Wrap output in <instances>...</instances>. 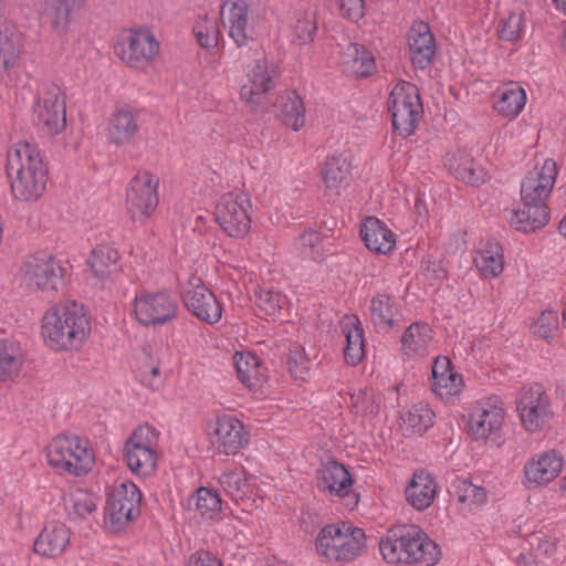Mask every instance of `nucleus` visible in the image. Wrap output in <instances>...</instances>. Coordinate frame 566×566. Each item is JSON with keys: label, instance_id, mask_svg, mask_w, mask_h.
Here are the masks:
<instances>
[{"label": "nucleus", "instance_id": "obj_1", "mask_svg": "<svg viewBox=\"0 0 566 566\" xmlns=\"http://www.w3.org/2000/svg\"><path fill=\"white\" fill-rule=\"evenodd\" d=\"M6 171L15 200L34 202L44 193L48 167L35 145L14 143L7 153Z\"/></svg>", "mask_w": 566, "mask_h": 566}, {"label": "nucleus", "instance_id": "obj_2", "mask_svg": "<svg viewBox=\"0 0 566 566\" xmlns=\"http://www.w3.org/2000/svg\"><path fill=\"white\" fill-rule=\"evenodd\" d=\"M91 333V322L82 305L60 303L49 308L41 323L44 344L54 352L78 350Z\"/></svg>", "mask_w": 566, "mask_h": 566}, {"label": "nucleus", "instance_id": "obj_3", "mask_svg": "<svg viewBox=\"0 0 566 566\" xmlns=\"http://www.w3.org/2000/svg\"><path fill=\"white\" fill-rule=\"evenodd\" d=\"M46 460L60 474L82 476L93 469L95 454L87 439L60 434L48 444Z\"/></svg>", "mask_w": 566, "mask_h": 566}, {"label": "nucleus", "instance_id": "obj_4", "mask_svg": "<svg viewBox=\"0 0 566 566\" xmlns=\"http://www.w3.org/2000/svg\"><path fill=\"white\" fill-rule=\"evenodd\" d=\"M365 546L364 530L350 523L325 525L315 538L317 554L328 562H352L361 554Z\"/></svg>", "mask_w": 566, "mask_h": 566}, {"label": "nucleus", "instance_id": "obj_5", "mask_svg": "<svg viewBox=\"0 0 566 566\" xmlns=\"http://www.w3.org/2000/svg\"><path fill=\"white\" fill-rule=\"evenodd\" d=\"M66 268L48 251H39L25 258L20 266L21 282L32 291L53 296L65 285Z\"/></svg>", "mask_w": 566, "mask_h": 566}, {"label": "nucleus", "instance_id": "obj_6", "mask_svg": "<svg viewBox=\"0 0 566 566\" xmlns=\"http://www.w3.org/2000/svg\"><path fill=\"white\" fill-rule=\"evenodd\" d=\"M158 431L149 426L137 427L124 444V458L136 475H150L158 462Z\"/></svg>", "mask_w": 566, "mask_h": 566}, {"label": "nucleus", "instance_id": "obj_7", "mask_svg": "<svg viewBox=\"0 0 566 566\" xmlns=\"http://www.w3.org/2000/svg\"><path fill=\"white\" fill-rule=\"evenodd\" d=\"M177 298L168 291H142L133 301V316L144 327H157L172 323L178 315Z\"/></svg>", "mask_w": 566, "mask_h": 566}, {"label": "nucleus", "instance_id": "obj_8", "mask_svg": "<svg viewBox=\"0 0 566 566\" xmlns=\"http://www.w3.org/2000/svg\"><path fill=\"white\" fill-rule=\"evenodd\" d=\"M142 492L137 485L127 480H117L107 497L106 521L117 532L140 513Z\"/></svg>", "mask_w": 566, "mask_h": 566}, {"label": "nucleus", "instance_id": "obj_9", "mask_svg": "<svg viewBox=\"0 0 566 566\" xmlns=\"http://www.w3.org/2000/svg\"><path fill=\"white\" fill-rule=\"evenodd\" d=\"M392 125L402 136L410 135L422 113V103L417 86L406 81L398 82L389 95Z\"/></svg>", "mask_w": 566, "mask_h": 566}, {"label": "nucleus", "instance_id": "obj_10", "mask_svg": "<svg viewBox=\"0 0 566 566\" xmlns=\"http://www.w3.org/2000/svg\"><path fill=\"white\" fill-rule=\"evenodd\" d=\"M158 178L148 172H138L126 189V210L135 222L145 223L156 211L159 202Z\"/></svg>", "mask_w": 566, "mask_h": 566}, {"label": "nucleus", "instance_id": "obj_11", "mask_svg": "<svg viewBox=\"0 0 566 566\" xmlns=\"http://www.w3.org/2000/svg\"><path fill=\"white\" fill-rule=\"evenodd\" d=\"M277 76L275 65L268 59L254 60L247 69L245 81L240 88L241 98L253 109H268L264 101L275 87Z\"/></svg>", "mask_w": 566, "mask_h": 566}, {"label": "nucleus", "instance_id": "obj_12", "mask_svg": "<svg viewBox=\"0 0 566 566\" xmlns=\"http://www.w3.org/2000/svg\"><path fill=\"white\" fill-rule=\"evenodd\" d=\"M33 112L38 124L48 134L56 135L65 128V98L55 83L45 82L40 85Z\"/></svg>", "mask_w": 566, "mask_h": 566}, {"label": "nucleus", "instance_id": "obj_13", "mask_svg": "<svg viewBox=\"0 0 566 566\" xmlns=\"http://www.w3.org/2000/svg\"><path fill=\"white\" fill-rule=\"evenodd\" d=\"M160 44L148 30H130L115 45L117 56L129 67L143 70L159 53Z\"/></svg>", "mask_w": 566, "mask_h": 566}, {"label": "nucleus", "instance_id": "obj_14", "mask_svg": "<svg viewBox=\"0 0 566 566\" xmlns=\"http://www.w3.org/2000/svg\"><path fill=\"white\" fill-rule=\"evenodd\" d=\"M249 209L250 200L243 192L224 193L216 207V222L230 237H243L251 227Z\"/></svg>", "mask_w": 566, "mask_h": 566}, {"label": "nucleus", "instance_id": "obj_15", "mask_svg": "<svg viewBox=\"0 0 566 566\" xmlns=\"http://www.w3.org/2000/svg\"><path fill=\"white\" fill-rule=\"evenodd\" d=\"M207 436L212 449L224 455L237 454L249 442L242 421L232 415H221L207 424Z\"/></svg>", "mask_w": 566, "mask_h": 566}, {"label": "nucleus", "instance_id": "obj_16", "mask_svg": "<svg viewBox=\"0 0 566 566\" xmlns=\"http://www.w3.org/2000/svg\"><path fill=\"white\" fill-rule=\"evenodd\" d=\"M504 416L503 403L499 397L492 396L476 401L468 413V434L474 440L496 437L502 428Z\"/></svg>", "mask_w": 566, "mask_h": 566}, {"label": "nucleus", "instance_id": "obj_17", "mask_svg": "<svg viewBox=\"0 0 566 566\" xmlns=\"http://www.w3.org/2000/svg\"><path fill=\"white\" fill-rule=\"evenodd\" d=\"M181 295L186 308L199 321L214 325L221 319L223 306L200 277L192 276Z\"/></svg>", "mask_w": 566, "mask_h": 566}, {"label": "nucleus", "instance_id": "obj_18", "mask_svg": "<svg viewBox=\"0 0 566 566\" xmlns=\"http://www.w3.org/2000/svg\"><path fill=\"white\" fill-rule=\"evenodd\" d=\"M563 455L555 450L534 453L522 470V484L527 490L543 489L551 484L562 473Z\"/></svg>", "mask_w": 566, "mask_h": 566}, {"label": "nucleus", "instance_id": "obj_19", "mask_svg": "<svg viewBox=\"0 0 566 566\" xmlns=\"http://www.w3.org/2000/svg\"><path fill=\"white\" fill-rule=\"evenodd\" d=\"M558 170L556 163L547 158L527 171L521 184V199L525 206L547 207L546 200L554 188Z\"/></svg>", "mask_w": 566, "mask_h": 566}, {"label": "nucleus", "instance_id": "obj_20", "mask_svg": "<svg viewBox=\"0 0 566 566\" xmlns=\"http://www.w3.org/2000/svg\"><path fill=\"white\" fill-rule=\"evenodd\" d=\"M431 390L444 402L459 398L464 389V380L447 356H437L431 367Z\"/></svg>", "mask_w": 566, "mask_h": 566}, {"label": "nucleus", "instance_id": "obj_21", "mask_svg": "<svg viewBox=\"0 0 566 566\" xmlns=\"http://www.w3.org/2000/svg\"><path fill=\"white\" fill-rule=\"evenodd\" d=\"M517 411L523 427L535 432L542 429L548 419V403L541 385H533L522 390L517 400Z\"/></svg>", "mask_w": 566, "mask_h": 566}, {"label": "nucleus", "instance_id": "obj_22", "mask_svg": "<svg viewBox=\"0 0 566 566\" xmlns=\"http://www.w3.org/2000/svg\"><path fill=\"white\" fill-rule=\"evenodd\" d=\"M220 14L229 36L238 46H243L253 38V25L245 0H224Z\"/></svg>", "mask_w": 566, "mask_h": 566}, {"label": "nucleus", "instance_id": "obj_23", "mask_svg": "<svg viewBox=\"0 0 566 566\" xmlns=\"http://www.w3.org/2000/svg\"><path fill=\"white\" fill-rule=\"evenodd\" d=\"M23 48L17 34L15 25L10 21H0V77L15 81L22 65Z\"/></svg>", "mask_w": 566, "mask_h": 566}, {"label": "nucleus", "instance_id": "obj_24", "mask_svg": "<svg viewBox=\"0 0 566 566\" xmlns=\"http://www.w3.org/2000/svg\"><path fill=\"white\" fill-rule=\"evenodd\" d=\"M317 488L329 496L345 497L353 488V479L344 464L328 460L316 472Z\"/></svg>", "mask_w": 566, "mask_h": 566}, {"label": "nucleus", "instance_id": "obj_25", "mask_svg": "<svg viewBox=\"0 0 566 566\" xmlns=\"http://www.w3.org/2000/svg\"><path fill=\"white\" fill-rule=\"evenodd\" d=\"M233 364L239 380L252 392L264 394L268 382V369L260 358L251 352H237Z\"/></svg>", "mask_w": 566, "mask_h": 566}, {"label": "nucleus", "instance_id": "obj_26", "mask_svg": "<svg viewBox=\"0 0 566 566\" xmlns=\"http://www.w3.org/2000/svg\"><path fill=\"white\" fill-rule=\"evenodd\" d=\"M70 539V528L64 523L51 521L34 539L33 551L42 557L56 558L65 552Z\"/></svg>", "mask_w": 566, "mask_h": 566}, {"label": "nucleus", "instance_id": "obj_27", "mask_svg": "<svg viewBox=\"0 0 566 566\" xmlns=\"http://www.w3.org/2000/svg\"><path fill=\"white\" fill-rule=\"evenodd\" d=\"M443 164L448 170L459 180L478 186L485 181L484 169L479 166L467 148H452L447 151Z\"/></svg>", "mask_w": 566, "mask_h": 566}, {"label": "nucleus", "instance_id": "obj_28", "mask_svg": "<svg viewBox=\"0 0 566 566\" xmlns=\"http://www.w3.org/2000/svg\"><path fill=\"white\" fill-rule=\"evenodd\" d=\"M407 564L433 566L441 557L439 546L418 526H407Z\"/></svg>", "mask_w": 566, "mask_h": 566}, {"label": "nucleus", "instance_id": "obj_29", "mask_svg": "<svg viewBox=\"0 0 566 566\" xmlns=\"http://www.w3.org/2000/svg\"><path fill=\"white\" fill-rule=\"evenodd\" d=\"M139 129L137 113L128 107H117L109 116L106 125V137L109 143L123 146L134 140Z\"/></svg>", "mask_w": 566, "mask_h": 566}, {"label": "nucleus", "instance_id": "obj_30", "mask_svg": "<svg viewBox=\"0 0 566 566\" xmlns=\"http://www.w3.org/2000/svg\"><path fill=\"white\" fill-rule=\"evenodd\" d=\"M433 347V329L426 323L410 324L400 337V352L407 359H420Z\"/></svg>", "mask_w": 566, "mask_h": 566}, {"label": "nucleus", "instance_id": "obj_31", "mask_svg": "<svg viewBox=\"0 0 566 566\" xmlns=\"http://www.w3.org/2000/svg\"><path fill=\"white\" fill-rule=\"evenodd\" d=\"M449 493L458 510L464 515L481 511L488 502L485 488L467 479H455L450 485Z\"/></svg>", "mask_w": 566, "mask_h": 566}, {"label": "nucleus", "instance_id": "obj_32", "mask_svg": "<svg viewBox=\"0 0 566 566\" xmlns=\"http://www.w3.org/2000/svg\"><path fill=\"white\" fill-rule=\"evenodd\" d=\"M411 61L418 69L428 67L436 54V41L426 22H415L409 32Z\"/></svg>", "mask_w": 566, "mask_h": 566}, {"label": "nucleus", "instance_id": "obj_33", "mask_svg": "<svg viewBox=\"0 0 566 566\" xmlns=\"http://www.w3.org/2000/svg\"><path fill=\"white\" fill-rule=\"evenodd\" d=\"M437 493L438 483L434 476L424 470L416 471L405 489L407 502L418 511L430 507Z\"/></svg>", "mask_w": 566, "mask_h": 566}, {"label": "nucleus", "instance_id": "obj_34", "mask_svg": "<svg viewBox=\"0 0 566 566\" xmlns=\"http://www.w3.org/2000/svg\"><path fill=\"white\" fill-rule=\"evenodd\" d=\"M338 66L349 76L365 77L375 70V59L370 51L358 43H349L339 51Z\"/></svg>", "mask_w": 566, "mask_h": 566}, {"label": "nucleus", "instance_id": "obj_35", "mask_svg": "<svg viewBox=\"0 0 566 566\" xmlns=\"http://www.w3.org/2000/svg\"><path fill=\"white\" fill-rule=\"evenodd\" d=\"M526 99V92L520 83L507 82L496 88L493 107L500 116L514 119L524 109Z\"/></svg>", "mask_w": 566, "mask_h": 566}, {"label": "nucleus", "instance_id": "obj_36", "mask_svg": "<svg viewBox=\"0 0 566 566\" xmlns=\"http://www.w3.org/2000/svg\"><path fill=\"white\" fill-rule=\"evenodd\" d=\"M366 248L378 254H388L396 245V234L378 218L368 217L360 227Z\"/></svg>", "mask_w": 566, "mask_h": 566}, {"label": "nucleus", "instance_id": "obj_37", "mask_svg": "<svg viewBox=\"0 0 566 566\" xmlns=\"http://www.w3.org/2000/svg\"><path fill=\"white\" fill-rule=\"evenodd\" d=\"M473 261L484 279H495L504 269L502 247L494 240H481L476 247Z\"/></svg>", "mask_w": 566, "mask_h": 566}, {"label": "nucleus", "instance_id": "obj_38", "mask_svg": "<svg viewBox=\"0 0 566 566\" xmlns=\"http://www.w3.org/2000/svg\"><path fill=\"white\" fill-rule=\"evenodd\" d=\"M254 481L255 478L243 468H235L220 475L219 485L233 502L240 503L253 497Z\"/></svg>", "mask_w": 566, "mask_h": 566}, {"label": "nucleus", "instance_id": "obj_39", "mask_svg": "<svg viewBox=\"0 0 566 566\" xmlns=\"http://www.w3.org/2000/svg\"><path fill=\"white\" fill-rule=\"evenodd\" d=\"M506 219L518 231L530 232L544 227L549 220L548 207L512 205L506 209Z\"/></svg>", "mask_w": 566, "mask_h": 566}, {"label": "nucleus", "instance_id": "obj_40", "mask_svg": "<svg viewBox=\"0 0 566 566\" xmlns=\"http://www.w3.org/2000/svg\"><path fill=\"white\" fill-rule=\"evenodd\" d=\"M342 333L346 338L344 357L347 364L355 366L364 358L365 337L359 318L356 315H345L340 322Z\"/></svg>", "mask_w": 566, "mask_h": 566}, {"label": "nucleus", "instance_id": "obj_41", "mask_svg": "<svg viewBox=\"0 0 566 566\" xmlns=\"http://www.w3.org/2000/svg\"><path fill=\"white\" fill-rule=\"evenodd\" d=\"M25 352L13 338H0V382L17 377L23 368Z\"/></svg>", "mask_w": 566, "mask_h": 566}, {"label": "nucleus", "instance_id": "obj_42", "mask_svg": "<svg viewBox=\"0 0 566 566\" xmlns=\"http://www.w3.org/2000/svg\"><path fill=\"white\" fill-rule=\"evenodd\" d=\"M277 116L286 127L300 130L305 124V107L301 97L294 91L281 93L274 104Z\"/></svg>", "mask_w": 566, "mask_h": 566}, {"label": "nucleus", "instance_id": "obj_43", "mask_svg": "<svg viewBox=\"0 0 566 566\" xmlns=\"http://www.w3.org/2000/svg\"><path fill=\"white\" fill-rule=\"evenodd\" d=\"M407 526L399 525L388 530L380 539L379 549L382 558L389 564H407L409 555L407 554Z\"/></svg>", "mask_w": 566, "mask_h": 566}, {"label": "nucleus", "instance_id": "obj_44", "mask_svg": "<svg viewBox=\"0 0 566 566\" xmlns=\"http://www.w3.org/2000/svg\"><path fill=\"white\" fill-rule=\"evenodd\" d=\"M352 172V163L347 156L332 155L324 163L321 175L328 189L338 190L348 185Z\"/></svg>", "mask_w": 566, "mask_h": 566}, {"label": "nucleus", "instance_id": "obj_45", "mask_svg": "<svg viewBox=\"0 0 566 566\" xmlns=\"http://www.w3.org/2000/svg\"><path fill=\"white\" fill-rule=\"evenodd\" d=\"M434 420V412L428 403L418 402L401 415V429L406 436L422 434Z\"/></svg>", "mask_w": 566, "mask_h": 566}, {"label": "nucleus", "instance_id": "obj_46", "mask_svg": "<svg viewBox=\"0 0 566 566\" xmlns=\"http://www.w3.org/2000/svg\"><path fill=\"white\" fill-rule=\"evenodd\" d=\"M190 509L205 521L216 520L222 509V501L219 493L209 488H199L188 500Z\"/></svg>", "mask_w": 566, "mask_h": 566}, {"label": "nucleus", "instance_id": "obj_47", "mask_svg": "<svg viewBox=\"0 0 566 566\" xmlns=\"http://www.w3.org/2000/svg\"><path fill=\"white\" fill-rule=\"evenodd\" d=\"M192 33L201 48L206 50L217 48L221 38L218 17L214 13L198 14L192 25Z\"/></svg>", "mask_w": 566, "mask_h": 566}, {"label": "nucleus", "instance_id": "obj_48", "mask_svg": "<svg viewBox=\"0 0 566 566\" xmlns=\"http://www.w3.org/2000/svg\"><path fill=\"white\" fill-rule=\"evenodd\" d=\"M64 509L72 518H86L97 507V497L84 489L70 490L64 499Z\"/></svg>", "mask_w": 566, "mask_h": 566}, {"label": "nucleus", "instance_id": "obj_49", "mask_svg": "<svg viewBox=\"0 0 566 566\" xmlns=\"http://www.w3.org/2000/svg\"><path fill=\"white\" fill-rule=\"evenodd\" d=\"M370 318L378 332H388L395 322L398 307L387 294H377L370 301Z\"/></svg>", "mask_w": 566, "mask_h": 566}, {"label": "nucleus", "instance_id": "obj_50", "mask_svg": "<svg viewBox=\"0 0 566 566\" xmlns=\"http://www.w3.org/2000/svg\"><path fill=\"white\" fill-rule=\"evenodd\" d=\"M118 261L119 253L115 248L101 244L92 250L87 262L95 276L105 279L117 271Z\"/></svg>", "mask_w": 566, "mask_h": 566}, {"label": "nucleus", "instance_id": "obj_51", "mask_svg": "<svg viewBox=\"0 0 566 566\" xmlns=\"http://www.w3.org/2000/svg\"><path fill=\"white\" fill-rule=\"evenodd\" d=\"M294 252L304 260L317 261L326 253L322 234L312 229L303 230L294 240Z\"/></svg>", "mask_w": 566, "mask_h": 566}, {"label": "nucleus", "instance_id": "obj_52", "mask_svg": "<svg viewBox=\"0 0 566 566\" xmlns=\"http://www.w3.org/2000/svg\"><path fill=\"white\" fill-rule=\"evenodd\" d=\"M54 9L51 22L59 33L69 31L74 14L85 4L86 0H51Z\"/></svg>", "mask_w": 566, "mask_h": 566}, {"label": "nucleus", "instance_id": "obj_53", "mask_svg": "<svg viewBox=\"0 0 566 566\" xmlns=\"http://www.w3.org/2000/svg\"><path fill=\"white\" fill-rule=\"evenodd\" d=\"M255 304L264 314L276 316L289 307V298L272 287H260L255 294Z\"/></svg>", "mask_w": 566, "mask_h": 566}, {"label": "nucleus", "instance_id": "obj_54", "mask_svg": "<svg viewBox=\"0 0 566 566\" xmlns=\"http://www.w3.org/2000/svg\"><path fill=\"white\" fill-rule=\"evenodd\" d=\"M380 408V398L371 391L364 390L352 396L353 411L364 419L374 418Z\"/></svg>", "mask_w": 566, "mask_h": 566}, {"label": "nucleus", "instance_id": "obj_55", "mask_svg": "<svg viewBox=\"0 0 566 566\" xmlns=\"http://www.w3.org/2000/svg\"><path fill=\"white\" fill-rule=\"evenodd\" d=\"M558 313L552 310L543 311L532 323V333L541 338H551L558 328Z\"/></svg>", "mask_w": 566, "mask_h": 566}, {"label": "nucleus", "instance_id": "obj_56", "mask_svg": "<svg viewBox=\"0 0 566 566\" xmlns=\"http://www.w3.org/2000/svg\"><path fill=\"white\" fill-rule=\"evenodd\" d=\"M317 30L315 14L313 12H305L297 19L293 27V41L298 44H306L314 40Z\"/></svg>", "mask_w": 566, "mask_h": 566}, {"label": "nucleus", "instance_id": "obj_57", "mask_svg": "<svg viewBox=\"0 0 566 566\" xmlns=\"http://www.w3.org/2000/svg\"><path fill=\"white\" fill-rule=\"evenodd\" d=\"M287 367L295 379L304 380L308 376L311 361L303 347L295 346L291 348L287 358Z\"/></svg>", "mask_w": 566, "mask_h": 566}, {"label": "nucleus", "instance_id": "obj_58", "mask_svg": "<svg viewBox=\"0 0 566 566\" xmlns=\"http://www.w3.org/2000/svg\"><path fill=\"white\" fill-rule=\"evenodd\" d=\"M524 30V18L520 12H512L506 19H503L499 25V35L504 41H516L521 38Z\"/></svg>", "mask_w": 566, "mask_h": 566}, {"label": "nucleus", "instance_id": "obj_59", "mask_svg": "<svg viewBox=\"0 0 566 566\" xmlns=\"http://www.w3.org/2000/svg\"><path fill=\"white\" fill-rule=\"evenodd\" d=\"M339 12L350 21H358L364 17V0H337Z\"/></svg>", "mask_w": 566, "mask_h": 566}, {"label": "nucleus", "instance_id": "obj_60", "mask_svg": "<svg viewBox=\"0 0 566 566\" xmlns=\"http://www.w3.org/2000/svg\"><path fill=\"white\" fill-rule=\"evenodd\" d=\"M423 275L428 280H442L447 276V269L442 260L426 259L421 263Z\"/></svg>", "mask_w": 566, "mask_h": 566}, {"label": "nucleus", "instance_id": "obj_61", "mask_svg": "<svg viewBox=\"0 0 566 566\" xmlns=\"http://www.w3.org/2000/svg\"><path fill=\"white\" fill-rule=\"evenodd\" d=\"M537 541L536 549L539 554L546 557H554L558 549V538L555 536L538 535L535 537Z\"/></svg>", "mask_w": 566, "mask_h": 566}, {"label": "nucleus", "instance_id": "obj_62", "mask_svg": "<svg viewBox=\"0 0 566 566\" xmlns=\"http://www.w3.org/2000/svg\"><path fill=\"white\" fill-rule=\"evenodd\" d=\"M186 566H222V564L213 554L199 551L189 557Z\"/></svg>", "mask_w": 566, "mask_h": 566}, {"label": "nucleus", "instance_id": "obj_63", "mask_svg": "<svg viewBox=\"0 0 566 566\" xmlns=\"http://www.w3.org/2000/svg\"><path fill=\"white\" fill-rule=\"evenodd\" d=\"M413 210H415V213L417 214L418 219L424 220L428 216L427 203L420 195H417L415 197Z\"/></svg>", "mask_w": 566, "mask_h": 566}, {"label": "nucleus", "instance_id": "obj_64", "mask_svg": "<svg viewBox=\"0 0 566 566\" xmlns=\"http://www.w3.org/2000/svg\"><path fill=\"white\" fill-rule=\"evenodd\" d=\"M556 9L566 14V0H552Z\"/></svg>", "mask_w": 566, "mask_h": 566}]
</instances>
